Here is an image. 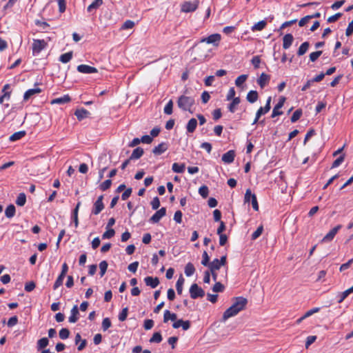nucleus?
<instances>
[{
    "mask_svg": "<svg viewBox=\"0 0 353 353\" xmlns=\"http://www.w3.org/2000/svg\"><path fill=\"white\" fill-rule=\"evenodd\" d=\"M115 234L114 230L112 228H108L107 230L103 234L102 238L103 239H110L114 236Z\"/></svg>",
    "mask_w": 353,
    "mask_h": 353,
    "instance_id": "79ce46f5",
    "label": "nucleus"
},
{
    "mask_svg": "<svg viewBox=\"0 0 353 353\" xmlns=\"http://www.w3.org/2000/svg\"><path fill=\"white\" fill-rule=\"evenodd\" d=\"M294 38L292 34H287L283 38V48L288 49L293 42Z\"/></svg>",
    "mask_w": 353,
    "mask_h": 353,
    "instance_id": "a211bd4d",
    "label": "nucleus"
},
{
    "mask_svg": "<svg viewBox=\"0 0 353 353\" xmlns=\"http://www.w3.org/2000/svg\"><path fill=\"white\" fill-rule=\"evenodd\" d=\"M194 104V99L191 97H187L185 95L181 96L177 101V105L179 108L184 111H191V107Z\"/></svg>",
    "mask_w": 353,
    "mask_h": 353,
    "instance_id": "f03ea898",
    "label": "nucleus"
},
{
    "mask_svg": "<svg viewBox=\"0 0 353 353\" xmlns=\"http://www.w3.org/2000/svg\"><path fill=\"white\" fill-rule=\"evenodd\" d=\"M185 165L184 163L179 164L177 163H174L172 167L173 172L176 173H183L185 170Z\"/></svg>",
    "mask_w": 353,
    "mask_h": 353,
    "instance_id": "c756f323",
    "label": "nucleus"
},
{
    "mask_svg": "<svg viewBox=\"0 0 353 353\" xmlns=\"http://www.w3.org/2000/svg\"><path fill=\"white\" fill-rule=\"evenodd\" d=\"M199 1L198 0H195L194 1H185L181 5V12H190L196 10L198 8Z\"/></svg>",
    "mask_w": 353,
    "mask_h": 353,
    "instance_id": "39448f33",
    "label": "nucleus"
},
{
    "mask_svg": "<svg viewBox=\"0 0 353 353\" xmlns=\"http://www.w3.org/2000/svg\"><path fill=\"white\" fill-rule=\"evenodd\" d=\"M41 92V90L39 88L30 89L25 92L23 99L25 101L28 100L32 96L40 93Z\"/></svg>",
    "mask_w": 353,
    "mask_h": 353,
    "instance_id": "4be33fe9",
    "label": "nucleus"
},
{
    "mask_svg": "<svg viewBox=\"0 0 353 353\" xmlns=\"http://www.w3.org/2000/svg\"><path fill=\"white\" fill-rule=\"evenodd\" d=\"M103 196H100L98 197L95 203H94V208L92 210V213L95 215L99 214L104 208V205L103 203Z\"/></svg>",
    "mask_w": 353,
    "mask_h": 353,
    "instance_id": "1a4fd4ad",
    "label": "nucleus"
},
{
    "mask_svg": "<svg viewBox=\"0 0 353 353\" xmlns=\"http://www.w3.org/2000/svg\"><path fill=\"white\" fill-rule=\"evenodd\" d=\"M69 335L70 331L68 328H62L59 331V337L63 340L68 339L69 337Z\"/></svg>",
    "mask_w": 353,
    "mask_h": 353,
    "instance_id": "49530a36",
    "label": "nucleus"
},
{
    "mask_svg": "<svg viewBox=\"0 0 353 353\" xmlns=\"http://www.w3.org/2000/svg\"><path fill=\"white\" fill-rule=\"evenodd\" d=\"M341 16H342V14L339 12V13H336V14L328 17L327 21L328 23H334L335 21H336L339 18H341Z\"/></svg>",
    "mask_w": 353,
    "mask_h": 353,
    "instance_id": "69168bd1",
    "label": "nucleus"
},
{
    "mask_svg": "<svg viewBox=\"0 0 353 353\" xmlns=\"http://www.w3.org/2000/svg\"><path fill=\"white\" fill-rule=\"evenodd\" d=\"M78 72L85 74L96 73L98 72L97 69L88 65H79L77 66Z\"/></svg>",
    "mask_w": 353,
    "mask_h": 353,
    "instance_id": "9b49d317",
    "label": "nucleus"
},
{
    "mask_svg": "<svg viewBox=\"0 0 353 353\" xmlns=\"http://www.w3.org/2000/svg\"><path fill=\"white\" fill-rule=\"evenodd\" d=\"M112 185V181L110 179H107L105 180V181H103L101 185H100V189L102 190V191H105L108 189H109L110 188Z\"/></svg>",
    "mask_w": 353,
    "mask_h": 353,
    "instance_id": "de8ad7c7",
    "label": "nucleus"
},
{
    "mask_svg": "<svg viewBox=\"0 0 353 353\" xmlns=\"http://www.w3.org/2000/svg\"><path fill=\"white\" fill-rule=\"evenodd\" d=\"M320 310L319 307H314L308 311H307L303 315V318H307L312 316V314L317 313Z\"/></svg>",
    "mask_w": 353,
    "mask_h": 353,
    "instance_id": "052dcab7",
    "label": "nucleus"
},
{
    "mask_svg": "<svg viewBox=\"0 0 353 353\" xmlns=\"http://www.w3.org/2000/svg\"><path fill=\"white\" fill-rule=\"evenodd\" d=\"M221 266H222L219 262L218 259H214L208 266L210 269V272L216 271L220 269Z\"/></svg>",
    "mask_w": 353,
    "mask_h": 353,
    "instance_id": "a878e982",
    "label": "nucleus"
},
{
    "mask_svg": "<svg viewBox=\"0 0 353 353\" xmlns=\"http://www.w3.org/2000/svg\"><path fill=\"white\" fill-rule=\"evenodd\" d=\"M240 103V98L239 97H235L233 99L232 103L229 105L228 109L230 112H234L236 110V107Z\"/></svg>",
    "mask_w": 353,
    "mask_h": 353,
    "instance_id": "c9c22d12",
    "label": "nucleus"
},
{
    "mask_svg": "<svg viewBox=\"0 0 353 353\" xmlns=\"http://www.w3.org/2000/svg\"><path fill=\"white\" fill-rule=\"evenodd\" d=\"M151 205L153 210H157L160 206V201L159 199L156 196L154 197L152 201H151Z\"/></svg>",
    "mask_w": 353,
    "mask_h": 353,
    "instance_id": "680f3d73",
    "label": "nucleus"
},
{
    "mask_svg": "<svg viewBox=\"0 0 353 353\" xmlns=\"http://www.w3.org/2000/svg\"><path fill=\"white\" fill-rule=\"evenodd\" d=\"M25 135H26V132L25 131H23H23H19V132H14L13 134H12L10 137L9 140L10 141H15L21 139Z\"/></svg>",
    "mask_w": 353,
    "mask_h": 353,
    "instance_id": "cd10ccee",
    "label": "nucleus"
},
{
    "mask_svg": "<svg viewBox=\"0 0 353 353\" xmlns=\"http://www.w3.org/2000/svg\"><path fill=\"white\" fill-rule=\"evenodd\" d=\"M345 157L344 155L340 156L339 158H337L332 163L331 168H334L341 165L342 162L344 161Z\"/></svg>",
    "mask_w": 353,
    "mask_h": 353,
    "instance_id": "13d9d810",
    "label": "nucleus"
},
{
    "mask_svg": "<svg viewBox=\"0 0 353 353\" xmlns=\"http://www.w3.org/2000/svg\"><path fill=\"white\" fill-rule=\"evenodd\" d=\"M70 312L71 315L68 319L69 322L72 323H76L79 319L78 315L79 314V309L77 305L73 306Z\"/></svg>",
    "mask_w": 353,
    "mask_h": 353,
    "instance_id": "dca6fc26",
    "label": "nucleus"
},
{
    "mask_svg": "<svg viewBox=\"0 0 353 353\" xmlns=\"http://www.w3.org/2000/svg\"><path fill=\"white\" fill-rule=\"evenodd\" d=\"M352 293V291L349 289L345 290L340 295V299L338 301V303H341L343 301V300L350 294Z\"/></svg>",
    "mask_w": 353,
    "mask_h": 353,
    "instance_id": "bf43d9fd",
    "label": "nucleus"
},
{
    "mask_svg": "<svg viewBox=\"0 0 353 353\" xmlns=\"http://www.w3.org/2000/svg\"><path fill=\"white\" fill-rule=\"evenodd\" d=\"M108 263L106 261H103L99 263V268H100V275L101 276H103L108 268Z\"/></svg>",
    "mask_w": 353,
    "mask_h": 353,
    "instance_id": "a18cd8bd",
    "label": "nucleus"
},
{
    "mask_svg": "<svg viewBox=\"0 0 353 353\" xmlns=\"http://www.w3.org/2000/svg\"><path fill=\"white\" fill-rule=\"evenodd\" d=\"M134 26V22L131 20H127L121 26V29H131Z\"/></svg>",
    "mask_w": 353,
    "mask_h": 353,
    "instance_id": "6e6d98bb",
    "label": "nucleus"
},
{
    "mask_svg": "<svg viewBox=\"0 0 353 353\" xmlns=\"http://www.w3.org/2000/svg\"><path fill=\"white\" fill-rule=\"evenodd\" d=\"M196 125H197V121L196 119H191L188 124H187V126H186V129H187V131L190 133H192L193 132H194L196 128Z\"/></svg>",
    "mask_w": 353,
    "mask_h": 353,
    "instance_id": "5701e85b",
    "label": "nucleus"
},
{
    "mask_svg": "<svg viewBox=\"0 0 353 353\" xmlns=\"http://www.w3.org/2000/svg\"><path fill=\"white\" fill-rule=\"evenodd\" d=\"M72 57V52H69L65 54H63L60 56L59 61L62 63H66L69 62Z\"/></svg>",
    "mask_w": 353,
    "mask_h": 353,
    "instance_id": "e433bc0d",
    "label": "nucleus"
},
{
    "mask_svg": "<svg viewBox=\"0 0 353 353\" xmlns=\"http://www.w3.org/2000/svg\"><path fill=\"white\" fill-rule=\"evenodd\" d=\"M322 51L321 50H319V51H316V52H312L310 54V60L312 61V62H314L316 61L318 58L322 54Z\"/></svg>",
    "mask_w": 353,
    "mask_h": 353,
    "instance_id": "8fccbe9b",
    "label": "nucleus"
},
{
    "mask_svg": "<svg viewBox=\"0 0 353 353\" xmlns=\"http://www.w3.org/2000/svg\"><path fill=\"white\" fill-rule=\"evenodd\" d=\"M263 230V228L262 225H260L255 232H253L252 234V239L255 240L261 234H262Z\"/></svg>",
    "mask_w": 353,
    "mask_h": 353,
    "instance_id": "864d4df0",
    "label": "nucleus"
},
{
    "mask_svg": "<svg viewBox=\"0 0 353 353\" xmlns=\"http://www.w3.org/2000/svg\"><path fill=\"white\" fill-rule=\"evenodd\" d=\"M138 266H139V262L135 261V262L130 263L128 265V269L130 272L134 273V272H136Z\"/></svg>",
    "mask_w": 353,
    "mask_h": 353,
    "instance_id": "338daca9",
    "label": "nucleus"
},
{
    "mask_svg": "<svg viewBox=\"0 0 353 353\" xmlns=\"http://www.w3.org/2000/svg\"><path fill=\"white\" fill-rule=\"evenodd\" d=\"M309 47H310L309 42H307V41L303 42L299 47V48L297 51V54L299 56L303 55L307 51Z\"/></svg>",
    "mask_w": 353,
    "mask_h": 353,
    "instance_id": "c85d7f7f",
    "label": "nucleus"
},
{
    "mask_svg": "<svg viewBox=\"0 0 353 353\" xmlns=\"http://www.w3.org/2000/svg\"><path fill=\"white\" fill-rule=\"evenodd\" d=\"M168 150V145L165 143H161L157 146L154 147L152 150V152L155 155H160Z\"/></svg>",
    "mask_w": 353,
    "mask_h": 353,
    "instance_id": "f3484780",
    "label": "nucleus"
},
{
    "mask_svg": "<svg viewBox=\"0 0 353 353\" xmlns=\"http://www.w3.org/2000/svg\"><path fill=\"white\" fill-rule=\"evenodd\" d=\"M221 39V36L219 34H212L208 37H203L199 41V43H206L208 44H212L214 47H218Z\"/></svg>",
    "mask_w": 353,
    "mask_h": 353,
    "instance_id": "7ed1b4c3",
    "label": "nucleus"
},
{
    "mask_svg": "<svg viewBox=\"0 0 353 353\" xmlns=\"http://www.w3.org/2000/svg\"><path fill=\"white\" fill-rule=\"evenodd\" d=\"M71 101V98L68 94L63 97L52 99L50 102L51 104H63L67 103Z\"/></svg>",
    "mask_w": 353,
    "mask_h": 353,
    "instance_id": "6ab92c4d",
    "label": "nucleus"
},
{
    "mask_svg": "<svg viewBox=\"0 0 353 353\" xmlns=\"http://www.w3.org/2000/svg\"><path fill=\"white\" fill-rule=\"evenodd\" d=\"M270 102H271V97H268L266 104L265 107H261L256 112L258 117H261V115L266 114L270 110Z\"/></svg>",
    "mask_w": 353,
    "mask_h": 353,
    "instance_id": "4468645a",
    "label": "nucleus"
},
{
    "mask_svg": "<svg viewBox=\"0 0 353 353\" xmlns=\"http://www.w3.org/2000/svg\"><path fill=\"white\" fill-rule=\"evenodd\" d=\"M259 95L258 92L255 90H251L250 91L246 97V99L248 101H249L251 103H253L256 102L258 100Z\"/></svg>",
    "mask_w": 353,
    "mask_h": 353,
    "instance_id": "412c9836",
    "label": "nucleus"
},
{
    "mask_svg": "<svg viewBox=\"0 0 353 353\" xmlns=\"http://www.w3.org/2000/svg\"><path fill=\"white\" fill-rule=\"evenodd\" d=\"M143 148L138 147L133 150L131 156L130 157V159H138L143 154Z\"/></svg>",
    "mask_w": 353,
    "mask_h": 353,
    "instance_id": "b1692460",
    "label": "nucleus"
},
{
    "mask_svg": "<svg viewBox=\"0 0 353 353\" xmlns=\"http://www.w3.org/2000/svg\"><path fill=\"white\" fill-rule=\"evenodd\" d=\"M235 157V152L229 150L222 156V161L225 163H231L234 161Z\"/></svg>",
    "mask_w": 353,
    "mask_h": 353,
    "instance_id": "ddd939ff",
    "label": "nucleus"
},
{
    "mask_svg": "<svg viewBox=\"0 0 353 353\" xmlns=\"http://www.w3.org/2000/svg\"><path fill=\"white\" fill-rule=\"evenodd\" d=\"M172 108H173V101L172 100H170L169 102L167 103V105L164 108V113L168 115L171 114L172 113Z\"/></svg>",
    "mask_w": 353,
    "mask_h": 353,
    "instance_id": "c03bdc74",
    "label": "nucleus"
},
{
    "mask_svg": "<svg viewBox=\"0 0 353 353\" xmlns=\"http://www.w3.org/2000/svg\"><path fill=\"white\" fill-rule=\"evenodd\" d=\"M65 278V276L59 274L58 278L57 279L54 284V290L57 289L59 287H60L63 284V279Z\"/></svg>",
    "mask_w": 353,
    "mask_h": 353,
    "instance_id": "603ef678",
    "label": "nucleus"
},
{
    "mask_svg": "<svg viewBox=\"0 0 353 353\" xmlns=\"http://www.w3.org/2000/svg\"><path fill=\"white\" fill-rule=\"evenodd\" d=\"M224 285L220 282H216L212 287V290L214 292H221L224 290Z\"/></svg>",
    "mask_w": 353,
    "mask_h": 353,
    "instance_id": "09e8293b",
    "label": "nucleus"
},
{
    "mask_svg": "<svg viewBox=\"0 0 353 353\" xmlns=\"http://www.w3.org/2000/svg\"><path fill=\"white\" fill-rule=\"evenodd\" d=\"M342 228L341 225H338L332 228L321 240L322 242H330L332 241L338 231Z\"/></svg>",
    "mask_w": 353,
    "mask_h": 353,
    "instance_id": "6e6552de",
    "label": "nucleus"
},
{
    "mask_svg": "<svg viewBox=\"0 0 353 353\" xmlns=\"http://www.w3.org/2000/svg\"><path fill=\"white\" fill-rule=\"evenodd\" d=\"M195 272L194 266L192 263H188L185 267V274L187 276H192Z\"/></svg>",
    "mask_w": 353,
    "mask_h": 353,
    "instance_id": "2f4dec72",
    "label": "nucleus"
},
{
    "mask_svg": "<svg viewBox=\"0 0 353 353\" xmlns=\"http://www.w3.org/2000/svg\"><path fill=\"white\" fill-rule=\"evenodd\" d=\"M162 341V336L160 332H155L150 339V343H160Z\"/></svg>",
    "mask_w": 353,
    "mask_h": 353,
    "instance_id": "a19ab883",
    "label": "nucleus"
},
{
    "mask_svg": "<svg viewBox=\"0 0 353 353\" xmlns=\"http://www.w3.org/2000/svg\"><path fill=\"white\" fill-rule=\"evenodd\" d=\"M199 193L202 197L205 199L207 198L209 194L208 188L206 185H203L200 187L199 189Z\"/></svg>",
    "mask_w": 353,
    "mask_h": 353,
    "instance_id": "37998d69",
    "label": "nucleus"
},
{
    "mask_svg": "<svg viewBox=\"0 0 353 353\" xmlns=\"http://www.w3.org/2000/svg\"><path fill=\"white\" fill-rule=\"evenodd\" d=\"M112 325L111 321L109 318H105L103 319L102 321V329L103 331L107 330L108 328H110Z\"/></svg>",
    "mask_w": 353,
    "mask_h": 353,
    "instance_id": "3c124183",
    "label": "nucleus"
},
{
    "mask_svg": "<svg viewBox=\"0 0 353 353\" xmlns=\"http://www.w3.org/2000/svg\"><path fill=\"white\" fill-rule=\"evenodd\" d=\"M266 24H267V23L265 21H264V20L260 21L258 23H255L252 27V31H261L265 27Z\"/></svg>",
    "mask_w": 353,
    "mask_h": 353,
    "instance_id": "72a5a7b5",
    "label": "nucleus"
},
{
    "mask_svg": "<svg viewBox=\"0 0 353 353\" xmlns=\"http://www.w3.org/2000/svg\"><path fill=\"white\" fill-rule=\"evenodd\" d=\"M14 214H15L14 205L12 204L9 205L5 210L6 216L8 218H12L14 216Z\"/></svg>",
    "mask_w": 353,
    "mask_h": 353,
    "instance_id": "7c9ffc66",
    "label": "nucleus"
},
{
    "mask_svg": "<svg viewBox=\"0 0 353 353\" xmlns=\"http://www.w3.org/2000/svg\"><path fill=\"white\" fill-rule=\"evenodd\" d=\"M190 294L192 299L202 298L205 296L204 290L196 283H193L190 288Z\"/></svg>",
    "mask_w": 353,
    "mask_h": 353,
    "instance_id": "20e7f679",
    "label": "nucleus"
},
{
    "mask_svg": "<svg viewBox=\"0 0 353 353\" xmlns=\"http://www.w3.org/2000/svg\"><path fill=\"white\" fill-rule=\"evenodd\" d=\"M247 304V299L243 296L235 297L232 305L223 312L221 321L225 322L228 319L237 315L245 309Z\"/></svg>",
    "mask_w": 353,
    "mask_h": 353,
    "instance_id": "f257e3e1",
    "label": "nucleus"
},
{
    "mask_svg": "<svg viewBox=\"0 0 353 353\" xmlns=\"http://www.w3.org/2000/svg\"><path fill=\"white\" fill-rule=\"evenodd\" d=\"M128 307H125L122 310V311L121 312V313L119 315V320L120 321H124L126 319L127 316H128Z\"/></svg>",
    "mask_w": 353,
    "mask_h": 353,
    "instance_id": "4d7b16f0",
    "label": "nucleus"
},
{
    "mask_svg": "<svg viewBox=\"0 0 353 353\" xmlns=\"http://www.w3.org/2000/svg\"><path fill=\"white\" fill-rule=\"evenodd\" d=\"M184 281H185V280H184L183 276L181 275L179 276V279L177 280L176 283V288L177 293L179 294H182L183 285L184 283Z\"/></svg>",
    "mask_w": 353,
    "mask_h": 353,
    "instance_id": "473e14b6",
    "label": "nucleus"
},
{
    "mask_svg": "<svg viewBox=\"0 0 353 353\" xmlns=\"http://www.w3.org/2000/svg\"><path fill=\"white\" fill-rule=\"evenodd\" d=\"M285 97H281L279 99V101L278 103L274 106L272 113V117L274 118L275 117L281 115L283 114L282 111H280L279 110L283 106L284 103L285 101Z\"/></svg>",
    "mask_w": 353,
    "mask_h": 353,
    "instance_id": "0eeeda50",
    "label": "nucleus"
},
{
    "mask_svg": "<svg viewBox=\"0 0 353 353\" xmlns=\"http://www.w3.org/2000/svg\"><path fill=\"white\" fill-rule=\"evenodd\" d=\"M353 33V21L349 23L348 26L345 31V35L350 37Z\"/></svg>",
    "mask_w": 353,
    "mask_h": 353,
    "instance_id": "774afa93",
    "label": "nucleus"
},
{
    "mask_svg": "<svg viewBox=\"0 0 353 353\" xmlns=\"http://www.w3.org/2000/svg\"><path fill=\"white\" fill-rule=\"evenodd\" d=\"M303 114V112H302V110L301 109H298L296 110L292 114V117H291V122L292 123H294L296 121H297L301 117Z\"/></svg>",
    "mask_w": 353,
    "mask_h": 353,
    "instance_id": "ea45409f",
    "label": "nucleus"
},
{
    "mask_svg": "<svg viewBox=\"0 0 353 353\" xmlns=\"http://www.w3.org/2000/svg\"><path fill=\"white\" fill-rule=\"evenodd\" d=\"M177 316L175 313H171L169 310H165L164 312L163 322L167 323L169 320L175 321Z\"/></svg>",
    "mask_w": 353,
    "mask_h": 353,
    "instance_id": "393cba45",
    "label": "nucleus"
},
{
    "mask_svg": "<svg viewBox=\"0 0 353 353\" xmlns=\"http://www.w3.org/2000/svg\"><path fill=\"white\" fill-rule=\"evenodd\" d=\"M26 202V196L24 193H20L16 200V204L19 206H23Z\"/></svg>",
    "mask_w": 353,
    "mask_h": 353,
    "instance_id": "f704fd0d",
    "label": "nucleus"
},
{
    "mask_svg": "<svg viewBox=\"0 0 353 353\" xmlns=\"http://www.w3.org/2000/svg\"><path fill=\"white\" fill-rule=\"evenodd\" d=\"M166 214V209L161 208L159 210L157 211L150 219V221L154 223H158L160 219Z\"/></svg>",
    "mask_w": 353,
    "mask_h": 353,
    "instance_id": "9d476101",
    "label": "nucleus"
},
{
    "mask_svg": "<svg viewBox=\"0 0 353 353\" xmlns=\"http://www.w3.org/2000/svg\"><path fill=\"white\" fill-rule=\"evenodd\" d=\"M248 75V74H241L236 78L235 80V85L237 87H241L245 81L247 80Z\"/></svg>",
    "mask_w": 353,
    "mask_h": 353,
    "instance_id": "4c0bfd02",
    "label": "nucleus"
},
{
    "mask_svg": "<svg viewBox=\"0 0 353 353\" xmlns=\"http://www.w3.org/2000/svg\"><path fill=\"white\" fill-rule=\"evenodd\" d=\"M59 10L61 13L65 12L66 8V3L65 0H58Z\"/></svg>",
    "mask_w": 353,
    "mask_h": 353,
    "instance_id": "0e129e2a",
    "label": "nucleus"
},
{
    "mask_svg": "<svg viewBox=\"0 0 353 353\" xmlns=\"http://www.w3.org/2000/svg\"><path fill=\"white\" fill-rule=\"evenodd\" d=\"M174 220L177 223H181L182 222V212L180 210H177L175 212L174 215Z\"/></svg>",
    "mask_w": 353,
    "mask_h": 353,
    "instance_id": "e2e57ef3",
    "label": "nucleus"
},
{
    "mask_svg": "<svg viewBox=\"0 0 353 353\" xmlns=\"http://www.w3.org/2000/svg\"><path fill=\"white\" fill-rule=\"evenodd\" d=\"M270 80V76L263 72L259 79H257V83L261 87V88H263L266 85H268Z\"/></svg>",
    "mask_w": 353,
    "mask_h": 353,
    "instance_id": "f8f14e48",
    "label": "nucleus"
},
{
    "mask_svg": "<svg viewBox=\"0 0 353 353\" xmlns=\"http://www.w3.org/2000/svg\"><path fill=\"white\" fill-rule=\"evenodd\" d=\"M75 116L77 117L79 121H81L83 119L88 117V116L90 114V112L83 108L81 109H77L74 112Z\"/></svg>",
    "mask_w": 353,
    "mask_h": 353,
    "instance_id": "aec40b11",
    "label": "nucleus"
},
{
    "mask_svg": "<svg viewBox=\"0 0 353 353\" xmlns=\"http://www.w3.org/2000/svg\"><path fill=\"white\" fill-rule=\"evenodd\" d=\"M49 341L47 338L44 337L39 339L37 341V348L38 350H41L45 348L48 345Z\"/></svg>",
    "mask_w": 353,
    "mask_h": 353,
    "instance_id": "58836bf2",
    "label": "nucleus"
},
{
    "mask_svg": "<svg viewBox=\"0 0 353 353\" xmlns=\"http://www.w3.org/2000/svg\"><path fill=\"white\" fill-rule=\"evenodd\" d=\"M203 259L201 261V264L204 266H208L210 263V257L208 254V253L204 251L203 253Z\"/></svg>",
    "mask_w": 353,
    "mask_h": 353,
    "instance_id": "5fc2aeb1",
    "label": "nucleus"
},
{
    "mask_svg": "<svg viewBox=\"0 0 353 353\" xmlns=\"http://www.w3.org/2000/svg\"><path fill=\"white\" fill-rule=\"evenodd\" d=\"M144 281L148 286H150L152 288H155L159 284L157 277L147 276L144 279Z\"/></svg>",
    "mask_w": 353,
    "mask_h": 353,
    "instance_id": "2eb2a0df",
    "label": "nucleus"
},
{
    "mask_svg": "<svg viewBox=\"0 0 353 353\" xmlns=\"http://www.w3.org/2000/svg\"><path fill=\"white\" fill-rule=\"evenodd\" d=\"M103 4V0H94L87 8L88 12H90L93 10L98 9Z\"/></svg>",
    "mask_w": 353,
    "mask_h": 353,
    "instance_id": "bb28decb",
    "label": "nucleus"
},
{
    "mask_svg": "<svg viewBox=\"0 0 353 353\" xmlns=\"http://www.w3.org/2000/svg\"><path fill=\"white\" fill-rule=\"evenodd\" d=\"M47 43L44 40L34 39L32 43V50L34 53H39L43 50Z\"/></svg>",
    "mask_w": 353,
    "mask_h": 353,
    "instance_id": "423d86ee",
    "label": "nucleus"
}]
</instances>
